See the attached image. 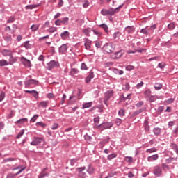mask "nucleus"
I'll return each mask as SVG.
<instances>
[{"mask_svg":"<svg viewBox=\"0 0 178 178\" xmlns=\"http://www.w3.org/2000/svg\"><path fill=\"white\" fill-rule=\"evenodd\" d=\"M116 46L113 43H106L103 47V51L107 54H112L115 51Z\"/></svg>","mask_w":178,"mask_h":178,"instance_id":"obj_1","label":"nucleus"},{"mask_svg":"<svg viewBox=\"0 0 178 178\" xmlns=\"http://www.w3.org/2000/svg\"><path fill=\"white\" fill-rule=\"evenodd\" d=\"M122 6H120L119 8H115V10L113 8L109 9V10H102L101 11L102 15H103V16H106V15H110V16H113V15H115V13H116V10H119V9H120V8H122Z\"/></svg>","mask_w":178,"mask_h":178,"instance_id":"obj_2","label":"nucleus"},{"mask_svg":"<svg viewBox=\"0 0 178 178\" xmlns=\"http://www.w3.org/2000/svg\"><path fill=\"white\" fill-rule=\"evenodd\" d=\"M100 129V130H105L106 129H111L113 127V124L112 122H104L97 126Z\"/></svg>","mask_w":178,"mask_h":178,"instance_id":"obj_3","label":"nucleus"},{"mask_svg":"<svg viewBox=\"0 0 178 178\" xmlns=\"http://www.w3.org/2000/svg\"><path fill=\"white\" fill-rule=\"evenodd\" d=\"M153 173L156 177L162 176V168L159 165H156L154 167Z\"/></svg>","mask_w":178,"mask_h":178,"instance_id":"obj_4","label":"nucleus"},{"mask_svg":"<svg viewBox=\"0 0 178 178\" xmlns=\"http://www.w3.org/2000/svg\"><path fill=\"white\" fill-rule=\"evenodd\" d=\"M124 54V53L123 52V50H120V51L113 54L111 56L112 59H120V57L123 56Z\"/></svg>","mask_w":178,"mask_h":178,"instance_id":"obj_5","label":"nucleus"},{"mask_svg":"<svg viewBox=\"0 0 178 178\" xmlns=\"http://www.w3.org/2000/svg\"><path fill=\"white\" fill-rule=\"evenodd\" d=\"M20 60L24 66H26V67H31V62L25 57H21Z\"/></svg>","mask_w":178,"mask_h":178,"instance_id":"obj_6","label":"nucleus"},{"mask_svg":"<svg viewBox=\"0 0 178 178\" xmlns=\"http://www.w3.org/2000/svg\"><path fill=\"white\" fill-rule=\"evenodd\" d=\"M44 141L42 138H34L33 140L31 143V145H40Z\"/></svg>","mask_w":178,"mask_h":178,"instance_id":"obj_7","label":"nucleus"},{"mask_svg":"<svg viewBox=\"0 0 178 178\" xmlns=\"http://www.w3.org/2000/svg\"><path fill=\"white\" fill-rule=\"evenodd\" d=\"M38 81L34 79H31L25 82V87H30V86H37Z\"/></svg>","mask_w":178,"mask_h":178,"instance_id":"obj_8","label":"nucleus"},{"mask_svg":"<svg viewBox=\"0 0 178 178\" xmlns=\"http://www.w3.org/2000/svg\"><path fill=\"white\" fill-rule=\"evenodd\" d=\"M77 170L79 173L80 177H83V178L87 177V174H86V172H83L84 170H86V167L77 168Z\"/></svg>","mask_w":178,"mask_h":178,"instance_id":"obj_9","label":"nucleus"},{"mask_svg":"<svg viewBox=\"0 0 178 178\" xmlns=\"http://www.w3.org/2000/svg\"><path fill=\"white\" fill-rule=\"evenodd\" d=\"M56 66H58V64L55 61H51L50 63H47L48 70H52V69H54V67H56Z\"/></svg>","mask_w":178,"mask_h":178,"instance_id":"obj_10","label":"nucleus"},{"mask_svg":"<svg viewBox=\"0 0 178 178\" xmlns=\"http://www.w3.org/2000/svg\"><path fill=\"white\" fill-rule=\"evenodd\" d=\"M113 96V91L112 90L107 91L105 95V100H104L105 104H106V101H108L109 98H111V97Z\"/></svg>","mask_w":178,"mask_h":178,"instance_id":"obj_11","label":"nucleus"},{"mask_svg":"<svg viewBox=\"0 0 178 178\" xmlns=\"http://www.w3.org/2000/svg\"><path fill=\"white\" fill-rule=\"evenodd\" d=\"M26 169L25 168H22L19 170L15 175H13L12 173H10L7 175V178H15V176H17V175H20L22 172H23Z\"/></svg>","mask_w":178,"mask_h":178,"instance_id":"obj_12","label":"nucleus"},{"mask_svg":"<svg viewBox=\"0 0 178 178\" xmlns=\"http://www.w3.org/2000/svg\"><path fill=\"white\" fill-rule=\"evenodd\" d=\"M69 35H70V33L67 31H65L60 34L62 40H67V38H69Z\"/></svg>","mask_w":178,"mask_h":178,"instance_id":"obj_13","label":"nucleus"},{"mask_svg":"<svg viewBox=\"0 0 178 178\" xmlns=\"http://www.w3.org/2000/svg\"><path fill=\"white\" fill-rule=\"evenodd\" d=\"M85 48L88 51H90L91 49V40H90L88 39H86Z\"/></svg>","mask_w":178,"mask_h":178,"instance_id":"obj_14","label":"nucleus"},{"mask_svg":"<svg viewBox=\"0 0 178 178\" xmlns=\"http://www.w3.org/2000/svg\"><path fill=\"white\" fill-rule=\"evenodd\" d=\"M48 104H49V101L40 102L38 104V108H47V106H48Z\"/></svg>","mask_w":178,"mask_h":178,"instance_id":"obj_15","label":"nucleus"},{"mask_svg":"<svg viewBox=\"0 0 178 178\" xmlns=\"http://www.w3.org/2000/svg\"><path fill=\"white\" fill-rule=\"evenodd\" d=\"M13 54V53L10 50L4 49L2 51V54L3 56H12Z\"/></svg>","mask_w":178,"mask_h":178,"instance_id":"obj_16","label":"nucleus"},{"mask_svg":"<svg viewBox=\"0 0 178 178\" xmlns=\"http://www.w3.org/2000/svg\"><path fill=\"white\" fill-rule=\"evenodd\" d=\"M159 158V156L158 154H154L152 156H150L147 158L148 162H152V161H156Z\"/></svg>","mask_w":178,"mask_h":178,"instance_id":"obj_17","label":"nucleus"},{"mask_svg":"<svg viewBox=\"0 0 178 178\" xmlns=\"http://www.w3.org/2000/svg\"><path fill=\"white\" fill-rule=\"evenodd\" d=\"M135 29L134 26H127L125 28V31H127V33H129V34H131V33H134L135 31Z\"/></svg>","mask_w":178,"mask_h":178,"instance_id":"obj_18","label":"nucleus"},{"mask_svg":"<svg viewBox=\"0 0 178 178\" xmlns=\"http://www.w3.org/2000/svg\"><path fill=\"white\" fill-rule=\"evenodd\" d=\"M25 92L28 94H31L32 95H33V97H35V98H37V97H38V92L35 90H26Z\"/></svg>","mask_w":178,"mask_h":178,"instance_id":"obj_19","label":"nucleus"},{"mask_svg":"<svg viewBox=\"0 0 178 178\" xmlns=\"http://www.w3.org/2000/svg\"><path fill=\"white\" fill-rule=\"evenodd\" d=\"M67 51V46L66 44H63L60 49H59V52H61L63 54L64 52H66Z\"/></svg>","mask_w":178,"mask_h":178,"instance_id":"obj_20","label":"nucleus"},{"mask_svg":"<svg viewBox=\"0 0 178 178\" xmlns=\"http://www.w3.org/2000/svg\"><path fill=\"white\" fill-rule=\"evenodd\" d=\"M125 162H127L128 163H133L134 162V159L131 156H126L124 157Z\"/></svg>","mask_w":178,"mask_h":178,"instance_id":"obj_21","label":"nucleus"},{"mask_svg":"<svg viewBox=\"0 0 178 178\" xmlns=\"http://www.w3.org/2000/svg\"><path fill=\"white\" fill-rule=\"evenodd\" d=\"M27 122H28L27 118H22L15 122V123L16 124H23L24 123H27Z\"/></svg>","mask_w":178,"mask_h":178,"instance_id":"obj_22","label":"nucleus"},{"mask_svg":"<svg viewBox=\"0 0 178 178\" xmlns=\"http://www.w3.org/2000/svg\"><path fill=\"white\" fill-rule=\"evenodd\" d=\"M120 35H122V33L118 31L113 33V37L114 40H119V38H120Z\"/></svg>","mask_w":178,"mask_h":178,"instance_id":"obj_23","label":"nucleus"},{"mask_svg":"<svg viewBox=\"0 0 178 178\" xmlns=\"http://www.w3.org/2000/svg\"><path fill=\"white\" fill-rule=\"evenodd\" d=\"M94 122H95V129H99V127H98V126H99V125H98L99 123V117L95 118Z\"/></svg>","mask_w":178,"mask_h":178,"instance_id":"obj_24","label":"nucleus"},{"mask_svg":"<svg viewBox=\"0 0 178 178\" xmlns=\"http://www.w3.org/2000/svg\"><path fill=\"white\" fill-rule=\"evenodd\" d=\"M40 29V24H33L31 26V31H37Z\"/></svg>","mask_w":178,"mask_h":178,"instance_id":"obj_25","label":"nucleus"},{"mask_svg":"<svg viewBox=\"0 0 178 178\" xmlns=\"http://www.w3.org/2000/svg\"><path fill=\"white\" fill-rule=\"evenodd\" d=\"M95 169H94V167H92L91 165H89L88 168L87 170L88 173L90 175H92L94 173Z\"/></svg>","mask_w":178,"mask_h":178,"instance_id":"obj_26","label":"nucleus"},{"mask_svg":"<svg viewBox=\"0 0 178 178\" xmlns=\"http://www.w3.org/2000/svg\"><path fill=\"white\" fill-rule=\"evenodd\" d=\"M92 106V102L85 103L82 106V109H86V108H91Z\"/></svg>","mask_w":178,"mask_h":178,"instance_id":"obj_27","label":"nucleus"},{"mask_svg":"<svg viewBox=\"0 0 178 178\" xmlns=\"http://www.w3.org/2000/svg\"><path fill=\"white\" fill-rule=\"evenodd\" d=\"M94 79V73L91 72L88 76H87L86 81V83H90V81H91V79Z\"/></svg>","mask_w":178,"mask_h":178,"instance_id":"obj_28","label":"nucleus"},{"mask_svg":"<svg viewBox=\"0 0 178 178\" xmlns=\"http://www.w3.org/2000/svg\"><path fill=\"white\" fill-rule=\"evenodd\" d=\"M40 6V4L29 5L26 6V9H34L35 8H38Z\"/></svg>","mask_w":178,"mask_h":178,"instance_id":"obj_29","label":"nucleus"},{"mask_svg":"<svg viewBox=\"0 0 178 178\" xmlns=\"http://www.w3.org/2000/svg\"><path fill=\"white\" fill-rule=\"evenodd\" d=\"M151 93H152L151 90H149V89L146 90L144 92L145 97L146 98H149V97H151Z\"/></svg>","mask_w":178,"mask_h":178,"instance_id":"obj_30","label":"nucleus"},{"mask_svg":"<svg viewBox=\"0 0 178 178\" xmlns=\"http://www.w3.org/2000/svg\"><path fill=\"white\" fill-rule=\"evenodd\" d=\"M16 63V58H13V56H10L8 65H13V63Z\"/></svg>","mask_w":178,"mask_h":178,"instance_id":"obj_31","label":"nucleus"},{"mask_svg":"<svg viewBox=\"0 0 178 178\" xmlns=\"http://www.w3.org/2000/svg\"><path fill=\"white\" fill-rule=\"evenodd\" d=\"M162 83H155L154 84V88L156 90H162Z\"/></svg>","mask_w":178,"mask_h":178,"instance_id":"obj_32","label":"nucleus"},{"mask_svg":"<svg viewBox=\"0 0 178 178\" xmlns=\"http://www.w3.org/2000/svg\"><path fill=\"white\" fill-rule=\"evenodd\" d=\"M145 107H143L140 109H139L138 111H136L135 113H134V115L136 116L137 115H140V113L144 112V111H145Z\"/></svg>","mask_w":178,"mask_h":178,"instance_id":"obj_33","label":"nucleus"},{"mask_svg":"<svg viewBox=\"0 0 178 178\" xmlns=\"http://www.w3.org/2000/svg\"><path fill=\"white\" fill-rule=\"evenodd\" d=\"M9 63L6 60H0V66H8Z\"/></svg>","mask_w":178,"mask_h":178,"instance_id":"obj_34","label":"nucleus"},{"mask_svg":"<svg viewBox=\"0 0 178 178\" xmlns=\"http://www.w3.org/2000/svg\"><path fill=\"white\" fill-rule=\"evenodd\" d=\"M85 35H87V37H90V33H91V30L90 29H85L83 31Z\"/></svg>","mask_w":178,"mask_h":178,"instance_id":"obj_35","label":"nucleus"},{"mask_svg":"<svg viewBox=\"0 0 178 178\" xmlns=\"http://www.w3.org/2000/svg\"><path fill=\"white\" fill-rule=\"evenodd\" d=\"M58 30V29L55 26H51L50 27L47 31L50 33H55V31H56Z\"/></svg>","mask_w":178,"mask_h":178,"instance_id":"obj_36","label":"nucleus"},{"mask_svg":"<svg viewBox=\"0 0 178 178\" xmlns=\"http://www.w3.org/2000/svg\"><path fill=\"white\" fill-rule=\"evenodd\" d=\"M153 131L156 136H159V134H161V129L160 128H155V129H154Z\"/></svg>","mask_w":178,"mask_h":178,"instance_id":"obj_37","label":"nucleus"},{"mask_svg":"<svg viewBox=\"0 0 178 178\" xmlns=\"http://www.w3.org/2000/svg\"><path fill=\"white\" fill-rule=\"evenodd\" d=\"M99 27H102V29H104L106 33H108V28L106 24H101L99 25Z\"/></svg>","mask_w":178,"mask_h":178,"instance_id":"obj_38","label":"nucleus"},{"mask_svg":"<svg viewBox=\"0 0 178 178\" xmlns=\"http://www.w3.org/2000/svg\"><path fill=\"white\" fill-rule=\"evenodd\" d=\"M113 72H114V73H115V74H120V75H122L124 73L123 70H118L116 68H115L113 70Z\"/></svg>","mask_w":178,"mask_h":178,"instance_id":"obj_39","label":"nucleus"},{"mask_svg":"<svg viewBox=\"0 0 178 178\" xmlns=\"http://www.w3.org/2000/svg\"><path fill=\"white\" fill-rule=\"evenodd\" d=\"M116 156H118V155L116 154L113 153V154L108 155L107 157V159H108V161H111V159H113V158H116Z\"/></svg>","mask_w":178,"mask_h":178,"instance_id":"obj_40","label":"nucleus"},{"mask_svg":"<svg viewBox=\"0 0 178 178\" xmlns=\"http://www.w3.org/2000/svg\"><path fill=\"white\" fill-rule=\"evenodd\" d=\"M125 113H126V111H125L124 109H123V108H121V109L119 111V112H118L119 116H121V117L124 116Z\"/></svg>","mask_w":178,"mask_h":178,"instance_id":"obj_41","label":"nucleus"},{"mask_svg":"<svg viewBox=\"0 0 178 178\" xmlns=\"http://www.w3.org/2000/svg\"><path fill=\"white\" fill-rule=\"evenodd\" d=\"M5 41H6L7 42H10V41H12V36L10 35H7L5 38H4Z\"/></svg>","mask_w":178,"mask_h":178,"instance_id":"obj_42","label":"nucleus"},{"mask_svg":"<svg viewBox=\"0 0 178 178\" xmlns=\"http://www.w3.org/2000/svg\"><path fill=\"white\" fill-rule=\"evenodd\" d=\"M140 33H143V34H146L147 35H148V34H149V31H148V28L141 29Z\"/></svg>","mask_w":178,"mask_h":178,"instance_id":"obj_43","label":"nucleus"},{"mask_svg":"<svg viewBox=\"0 0 178 178\" xmlns=\"http://www.w3.org/2000/svg\"><path fill=\"white\" fill-rule=\"evenodd\" d=\"M146 152H147L148 154H152V152H156V148L153 147L152 149H148L146 150Z\"/></svg>","mask_w":178,"mask_h":178,"instance_id":"obj_44","label":"nucleus"},{"mask_svg":"<svg viewBox=\"0 0 178 178\" xmlns=\"http://www.w3.org/2000/svg\"><path fill=\"white\" fill-rule=\"evenodd\" d=\"M76 73H79V70L76 68H72L70 72V74H72V76H74Z\"/></svg>","mask_w":178,"mask_h":178,"instance_id":"obj_45","label":"nucleus"},{"mask_svg":"<svg viewBox=\"0 0 178 178\" xmlns=\"http://www.w3.org/2000/svg\"><path fill=\"white\" fill-rule=\"evenodd\" d=\"M63 24H67L69 23V17H64L63 20H61Z\"/></svg>","mask_w":178,"mask_h":178,"instance_id":"obj_46","label":"nucleus"},{"mask_svg":"<svg viewBox=\"0 0 178 178\" xmlns=\"http://www.w3.org/2000/svg\"><path fill=\"white\" fill-rule=\"evenodd\" d=\"M171 147H172V149H174V151H175L176 154H178V147H177V145H176L175 144H172Z\"/></svg>","mask_w":178,"mask_h":178,"instance_id":"obj_47","label":"nucleus"},{"mask_svg":"<svg viewBox=\"0 0 178 178\" xmlns=\"http://www.w3.org/2000/svg\"><path fill=\"white\" fill-rule=\"evenodd\" d=\"M161 167L163 168V170H169V169H170L169 165H168L165 163H162Z\"/></svg>","mask_w":178,"mask_h":178,"instance_id":"obj_48","label":"nucleus"},{"mask_svg":"<svg viewBox=\"0 0 178 178\" xmlns=\"http://www.w3.org/2000/svg\"><path fill=\"white\" fill-rule=\"evenodd\" d=\"M23 134H24V129H22L19 134L17 136V138H21L23 136Z\"/></svg>","mask_w":178,"mask_h":178,"instance_id":"obj_49","label":"nucleus"},{"mask_svg":"<svg viewBox=\"0 0 178 178\" xmlns=\"http://www.w3.org/2000/svg\"><path fill=\"white\" fill-rule=\"evenodd\" d=\"M145 129L146 131H149V126H148V121L145 122Z\"/></svg>","mask_w":178,"mask_h":178,"instance_id":"obj_50","label":"nucleus"},{"mask_svg":"<svg viewBox=\"0 0 178 178\" xmlns=\"http://www.w3.org/2000/svg\"><path fill=\"white\" fill-rule=\"evenodd\" d=\"M47 97L49 98V99H52V98H55V95H54V93H49L47 95Z\"/></svg>","mask_w":178,"mask_h":178,"instance_id":"obj_51","label":"nucleus"},{"mask_svg":"<svg viewBox=\"0 0 178 178\" xmlns=\"http://www.w3.org/2000/svg\"><path fill=\"white\" fill-rule=\"evenodd\" d=\"M24 48H26V49H30V43H29V41H26L24 44Z\"/></svg>","mask_w":178,"mask_h":178,"instance_id":"obj_52","label":"nucleus"},{"mask_svg":"<svg viewBox=\"0 0 178 178\" xmlns=\"http://www.w3.org/2000/svg\"><path fill=\"white\" fill-rule=\"evenodd\" d=\"M115 124H117V126H120V124H122V119L117 118L115 120Z\"/></svg>","mask_w":178,"mask_h":178,"instance_id":"obj_53","label":"nucleus"},{"mask_svg":"<svg viewBox=\"0 0 178 178\" xmlns=\"http://www.w3.org/2000/svg\"><path fill=\"white\" fill-rule=\"evenodd\" d=\"M4 99H5V93L3 92H1L0 94V102H1V101H3Z\"/></svg>","mask_w":178,"mask_h":178,"instance_id":"obj_54","label":"nucleus"},{"mask_svg":"<svg viewBox=\"0 0 178 178\" xmlns=\"http://www.w3.org/2000/svg\"><path fill=\"white\" fill-rule=\"evenodd\" d=\"M59 128V124L58 123H55L52 125V130H56V129Z\"/></svg>","mask_w":178,"mask_h":178,"instance_id":"obj_55","label":"nucleus"},{"mask_svg":"<svg viewBox=\"0 0 178 178\" xmlns=\"http://www.w3.org/2000/svg\"><path fill=\"white\" fill-rule=\"evenodd\" d=\"M13 161H15L14 158H8L3 160V162H13Z\"/></svg>","mask_w":178,"mask_h":178,"instance_id":"obj_56","label":"nucleus"},{"mask_svg":"<svg viewBox=\"0 0 178 178\" xmlns=\"http://www.w3.org/2000/svg\"><path fill=\"white\" fill-rule=\"evenodd\" d=\"M133 69H134V66L133 65H128L126 67V70H127L128 72L133 70Z\"/></svg>","mask_w":178,"mask_h":178,"instance_id":"obj_57","label":"nucleus"},{"mask_svg":"<svg viewBox=\"0 0 178 178\" xmlns=\"http://www.w3.org/2000/svg\"><path fill=\"white\" fill-rule=\"evenodd\" d=\"M45 176H48V173H44V172H42L41 174L38 176V178H44Z\"/></svg>","mask_w":178,"mask_h":178,"instance_id":"obj_58","label":"nucleus"},{"mask_svg":"<svg viewBox=\"0 0 178 178\" xmlns=\"http://www.w3.org/2000/svg\"><path fill=\"white\" fill-rule=\"evenodd\" d=\"M95 47L97 48H101L102 47V42H96Z\"/></svg>","mask_w":178,"mask_h":178,"instance_id":"obj_59","label":"nucleus"},{"mask_svg":"<svg viewBox=\"0 0 178 178\" xmlns=\"http://www.w3.org/2000/svg\"><path fill=\"white\" fill-rule=\"evenodd\" d=\"M38 118V115H35L31 120V122H32L33 123H34V122H35L37 120Z\"/></svg>","mask_w":178,"mask_h":178,"instance_id":"obj_60","label":"nucleus"},{"mask_svg":"<svg viewBox=\"0 0 178 178\" xmlns=\"http://www.w3.org/2000/svg\"><path fill=\"white\" fill-rule=\"evenodd\" d=\"M143 86H144V82L141 81L140 83H138V84L136 86V88L137 89L141 88V87H143Z\"/></svg>","mask_w":178,"mask_h":178,"instance_id":"obj_61","label":"nucleus"},{"mask_svg":"<svg viewBox=\"0 0 178 178\" xmlns=\"http://www.w3.org/2000/svg\"><path fill=\"white\" fill-rule=\"evenodd\" d=\"M56 26H60L62 24V19H58L55 22Z\"/></svg>","mask_w":178,"mask_h":178,"instance_id":"obj_62","label":"nucleus"},{"mask_svg":"<svg viewBox=\"0 0 178 178\" xmlns=\"http://www.w3.org/2000/svg\"><path fill=\"white\" fill-rule=\"evenodd\" d=\"M175 26L173 23H171L170 24H168V29L170 30H173V29H175Z\"/></svg>","mask_w":178,"mask_h":178,"instance_id":"obj_63","label":"nucleus"},{"mask_svg":"<svg viewBox=\"0 0 178 178\" xmlns=\"http://www.w3.org/2000/svg\"><path fill=\"white\" fill-rule=\"evenodd\" d=\"M36 126H41V127H45V126L47 125L44 123L40 122L36 123Z\"/></svg>","mask_w":178,"mask_h":178,"instance_id":"obj_64","label":"nucleus"}]
</instances>
